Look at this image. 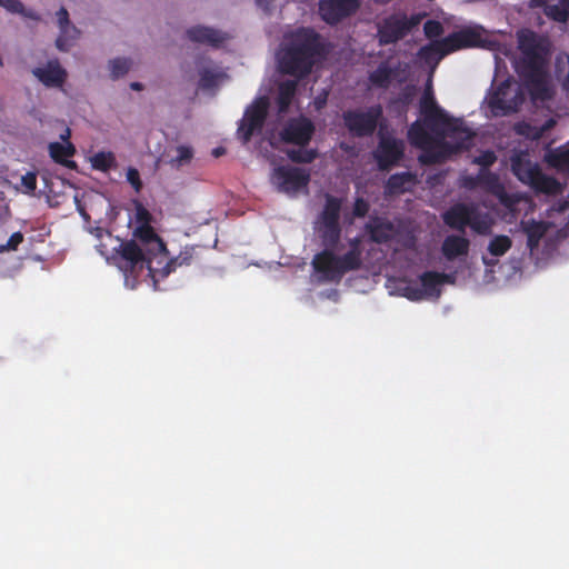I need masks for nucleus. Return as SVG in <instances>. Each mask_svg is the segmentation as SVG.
<instances>
[{"mask_svg":"<svg viewBox=\"0 0 569 569\" xmlns=\"http://www.w3.org/2000/svg\"><path fill=\"white\" fill-rule=\"evenodd\" d=\"M518 47L522 53L520 74L523 78L532 100L549 101L555 91L548 78V49L543 41L531 30L518 33Z\"/></svg>","mask_w":569,"mask_h":569,"instance_id":"1","label":"nucleus"},{"mask_svg":"<svg viewBox=\"0 0 569 569\" xmlns=\"http://www.w3.org/2000/svg\"><path fill=\"white\" fill-rule=\"evenodd\" d=\"M321 51L320 36L315 30L298 29L282 49L279 69L282 73L303 78L311 72L315 60Z\"/></svg>","mask_w":569,"mask_h":569,"instance_id":"2","label":"nucleus"},{"mask_svg":"<svg viewBox=\"0 0 569 569\" xmlns=\"http://www.w3.org/2000/svg\"><path fill=\"white\" fill-rule=\"evenodd\" d=\"M419 111L423 118V127L431 132L443 137L445 134L457 140L456 149H466L470 144L475 133L468 129L460 119L451 118L441 109L431 91L427 89L419 101Z\"/></svg>","mask_w":569,"mask_h":569,"instance_id":"3","label":"nucleus"},{"mask_svg":"<svg viewBox=\"0 0 569 569\" xmlns=\"http://www.w3.org/2000/svg\"><path fill=\"white\" fill-rule=\"evenodd\" d=\"M350 249L342 256L330 250L315 254L312 267L325 282L339 283L347 272L359 270L362 266V249L358 237L349 241Z\"/></svg>","mask_w":569,"mask_h":569,"instance_id":"4","label":"nucleus"},{"mask_svg":"<svg viewBox=\"0 0 569 569\" xmlns=\"http://www.w3.org/2000/svg\"><path fill=\"white\" fill-rule=\"evenodd\" d=\"M511 171L525 184L536 192L556 196L561 193L562 186L553 177L545 174L540 167L532 162L527 152L520 151L510 158Z\"/></svg>","mask_w":569,"mask_h":569,"instance_id":"5","label":"nucleus"},{"mask_svg":"<svg viewBox=\"0 0 569 569\" xmlns=\"http://www.w3.org/2000/svg\"><path fill=\"white\" fill-rule=\"evenodd\" d=\"M482 42L480 30L476 28H463L452 32L440 41L422 47L420 54L426 59H429L431 54H438L441 58L463 48L480 47Z\"/></svg>","mask_w":569,"mask_h":569,"instance_id":"6","label":"nucleus"},{"mask_svg":"<svg viewBox=\"0 0 569 569\" xmlns=\"http://www.w3.org/2000/svg\"><path fill=\"white\" fill-rule=\"evenodd\" d=\"M522 102L523 96L510 78L492 87L487 94L488 108L491 116L496 118L517 112Z\"/></svg>","mask_w":569,"mask_h":569,"instance_id":"7","label":"nucleus"},{"mask_svg":"<svg viewBox=\"0 0 569 569\" xmlns=\"http://www.w3.org/2000/svg\"><path fill=\"white\" fill-rule=\"evenodd\" d=\"M421 14L407 17L406 13H392L377 24V38L380 46H388L403 39L421 21Z\"/></svg>","mask_w":569,"mask_h":569,"instance_id":"8","label":"nucleus"},{"mask_svg":"<svg viewBox=\"0 0 569 569\" xmlns=\"http://www.w3.org/2000/svg\"><path fill=\"white\" fill-rule=\"evenodd\" d=\"M382 116V106L378 103L369 107L366 111L347 110L342 113V119L345 127L352 136L365 138L375 133Z\"/></svg>","mask_w":569,"mask_h":569,"instance_id":"9","label":"nucleus"},{"mask_svg":"<svg viewBox=\"0 0 569 569\" xmlns=\"http://www.w3.org/2000/svg\"><path fill=\"white\" fill-rule=\"evenodd\" d=\"M408 140L411 146L422 150L419 162L425 166L440 163L446 154L441 149L435 147L431 133L423 127L421 120H416L408 129Z\"/></svg>","mask_w":569,"mask_h":569,"instance_id":"10","label":"nucleus"},{"mask_svg":"<svg viewBox=\"0 0 569 569\" xmlns=\"http://www.w3.org/2000/svg\"><path fill=\"white\" fill-rule=\"evenodd\" d=\"M114 259L117 260V266L123 271L126 277H137L144 267L148 268L149 261H153V266H157L156 260L134 240L120 243Z\"/></svg>","mask_w":569,"mask_h":569,"instance_id":"11","label":"nucleus"},{"mask_svg":"<svg viewBox=\"0 0 569 569\" xmlns=\"http://www.w3.org/2000/svg\"><path fill=\"white\" fill-rule=\"evenodd\" d=\"M269 109V101L266 97L256 99L243 114L238 127V136L243 143H248L254 132H260L264 126Z\"/></svg>","mask_w":569,"mask_h":569,"instance_id":"12","label":"nucleus"},{"mask_svg":"<svg viewBox=\"0 0 569 569\" xmlns=\"http://www.w3.org/2000/svg\"><path fill=\"white\" fill-rule=\"evenodd\" d=\"M271 179L279 192L296 194L308 187L310 173L303 168L280 166L273 170Z\"/></svg>","mask_w":569,"mask_h":569,"instance_id":"13","label":"nucleus"},{"mask_svg":"<svg viewBox=\"0 0 569 569\" xmlns=\"http://www.w3.org/2000/svg\"><path fill=\"white\" fill-rule=\"evenodd\" d=\"M373 158L381 171H388L397 166L405 156V143L392 136L380 133Z\"/></svg>","mask_w":569,"mask_h":569,"instance_id":"14","label":"nucleus"},{"mask_svg":"<svg viewBox=\"0 0 569 569\" xmlns=\"http://www.w3.org/2000/svg\"><path fill=\"white\" fill-rule=\"evenodd\" d=\"M316 128L313 122L307 117L289 119L279 132L280 140L284 143L306 147L311 141Z\"/></svg>","mask_w":569,"mask_h":569,"instance_id":"15","label":"nucleus"},{"mask_svg":"<svg viewBox=\"0 0 569 569\" xmlns=\"http://www.w3.org/2000/svg\"><path fill=\"white\" fill-rule=\"evenodd\" d=\"M193 251L194 248H186L178 257L170 260L167 258V252H164L158 260L157 266H153V261H149L148 271L153 280L154 288L158 289V282L173 272L177 266H189L193 259Z\"/></svg>","mask_w":569,"mask_h":569,"instance_id":"16","label":"nucleus"},{"mask_svg":"<svg viewBox=\"0 0 569 569\" xmlns=\"http://www.w3.org/2000/svg\"><path fill=\"white\" fill-rule=\"evenodd\" d=\"M359 6V0H321L319 13L327 23L337 24L353 14Z\"/></svg>","mask_w":569,"mask_h":569,"instance_id":"17","label":"nucleus"},{"mask_svg":"<svg viewBox=\"0 0 569 569\" xmlns=\"http://www.w3.org/2000/svg\"><path fill=\"white\" fill-rule=\"evenodd\" d=\"M32 74L47 88H61L68 77L58 59H51L44 67L34 68Z\"/></svg>","mask_w":569,"mask_h":569,"instance_id":"18","label":"nucleus"},{"mask_svg":"<svg viewBox=\"0 0 569 569\" xmlns=\"http://www.w3.org/2000/svg\"><path fill=\"white\" fill-rule=\"evenodd\" d=\"M133 234L144 247L143 250L149 253L156 262H158L162 253L167 252L164 242L156 233L150 223L138 226Z\"/></svg>","mask_w":569,"mask_h":569,"instance_id":"19","label":"nucleus"},{"mask_svg":"<svg viewBox=\"0 0 569 569\" xmlns=\"http://www.w3.org/2000/svg\"><path fill=\"white\" fill-rule=\"evenodd\" d=\"M475 204L456 203L446 210L442 214V220L450 229L465 232L466 227L470 223L471 214L473 213Z\"/></svg>","mask_w":569,"mask_h":569,"instance_id":"20","label":"nucleus"},{"mask_svg":"<svg viewBox=\"0 0 569 569\" xmlns=\"http://www.w3.org/2000/svg\"><path fill=\"white\" fill-rule=\"evenodd\" d=\"M530 7L542 8L550 20L559 23L569 19V0H530Z\"/></svg>","mask_w":569,"mask_h":569,"instance_id":"21","label":"nucleus"},{"mask_svg":"<svg viewBox=\"0 0 569 569\" xmlns=\"http://www.w3.org/2000/svg\"><path fill=\"white\" fill-rule=\"evenodd\" d=\"M365 228L370 240L378 244L388 243L395 237V226L383 218L376 217L370 219Z\"/></svg>","mask_w":569,"mask_h":569,"instance_id":"22","label":"nucleus"},{"mask_svg":"<svg viewBox=\"0 0 569 569\" xmlns=\"http://www.w3.org/2000/svg\"><path fill=\"white\" fill-rule=\"evenodd\" d=\"M187 37L192 42L207 44L214 48L220 47L227 39L226 34L221 31L203 26H196L188 29Z\"/></svg>","mask_w":569,"mask_h":569,"instance_id":"23","label":"nucleus"},{"mask_svg":"<svg viewBox=\"0 0 569 569\" xmlns=\"http://www.w3.org/2000/svg\"><path fill=\"white\" fill-rule=\"evenodd\" d=\"M470 241L468 238L458 234H449L441 244L443 257L452 261L458 257L467 256L469 252Z\"/></svg>","mask_w":569,"mask_h":569,"instance_id":"24","label":"nucleus"},{"mask_svg":"<svg viewBox=\"0 0 569 569\" xmlns=\"http://www.w3.org/2000/svg\"><path fill=\"white\" fill-rule=\"evenodd\" d=\"M70 137V130L67 129L66 134H62L61 138L67 141L66 144L60 142H51L49 144V153L50 157L54 160V162L62 164L67 168H74L76 162L72 160H68V158L72 157L76 152L74 146L68 141Z\"/></svg>","mask_w":569,"mask_h":569,"instance_id":"25","label":"nucleus"},{"mask_svg":"<svg viewBox=\"0 0 569 569\" xmlns=\"http://www.w3.org/2000/svg\"><path fill=\"white\" fill-rule=\"evenodd\" d=\"M417 96V88L413 84H407L401 89L399 94L388 102V109L397 117H406L410 104Z\"/></svg>","mask_w":569,"mask_h":569,"instance_id":"26","label":"nucleus"},{"mask_svg":"<svg viewBox=\"0 0 569 569\" xmlns=\"http://www.w3.org/2000/svg\"><path fill=\"white\" fill-rule=\"evenodd\" d=\"M451 276L437 272V271H425L419 276L421 283V290H423L425 297H439L440 286L446 282H450Z\"/></svg>","mask_w":569,"mask_h":569,"instance_id":"27","label":"nucleus"},{"mask_svg":"<svg viewBox=\"0 0 569 569\" xmlns=\"http://www.w3.org/2000/svg\"><path fill=\"white\" fill-rule=\"evenodd\" d=\"M520 226L527 234V246L531 251L539 247L549 228L547 222L536 221L535 219L521 220Z\"/></svg>","mask_w":569,"mask_h":569,"instance_id":"28","label":"nucleus"},{"mask_svg":"<svg viewBox=\"0 0 569 569\" xmlns=\"http://www.w3.org/2000/svg\"><path fill=\"white\" fill-rule=\"evenodd\" d=\"M326 202L322 211L319 214L318 221L320 224H340V212L342 200L330 193L325 196Z\"/></svg>","mask_w":569,"mask_h":569,"instance_id":"29","label":"nucleus"},{"mask_svg":"<svg viewBox=\"0 0 569 569\" xmlns=\"http://www.w3.org/2000/svg\"><path fill=\"white\" fill-rule=\"evenodd\" d=\"M416 176L409 171L391 174L386 183V190L390 194L403 193L413 184Z\"/></svg>","mask_w":569,"mask_h":569,"instance_id":"30","label":"nucleus"},{"mask_svg":"<svg viewBox=\"0 0 569 569\" xmlns=\"http://www.w3.org/2000/svg\"><path fill=\"white\" fill-rule=\"evenodd\" d=\"M297 84L298 83L296 80H286L279 84L278 94L276 98L279 113H284L288 111L296 94Z\"/></svg>","mask_w":569,"mask_h":569,"instance_id":"31","label":"nucleus"},{"mask_svg":"<svg viewBox=\"0 0 569 569\" xmlns=\"http://www.w3.org/2000/svg\"><path fill=\"white\" fill-rule=\"evenodd\" d=\"M319 237L325 247L323 250L335 252L341 238L340 224H321L319 228Z\"/></svg>","mask_w":569,"mask_h":569,"instance_id":"32","label":"nucleus"},{"mask_svg":"<svg viewBox=\"0 0 569 569\" xmlns=\"http://www.w3.org/2000/svg\"><path fill=\"white\" fill-rule=\"evenodd\" d=\"M545 160L551 168L569 173V148L549 150L545 156Z\"/></svg>","mask_w":569,"mask_h":569,"instance_id":"33","label":"nucleus"},{"mask_svg":"<svg viewBox=\"0 0 569 569\" xmlns=\"http://www.w3.org/2000/svg\"><path fill=\"white\" fill-rule=\"evenodd\" d=\"M60 32L56 40V47L60 51H68L80 37V30L72 23L59 28Z\"/></svg>","mask_w":569,"mask_h":569,"instance_id":"34","label":"nucleus"},{"mask_svg":"<svg viewBox=\"0 0 569 569\" xmlns=\"http://www.w3.org/2000/svg\"><path fill=\"white\" fill-rule=\"evenodd\" d=\"M557 124L556 119L549 118L541 126H531L528 123L518 124L517 132L525 134L531 140H539L543 134Z\"/></svg>","mask_w":569,"mask_h":569,"instance_id":"35","label":"nucleus"},{"mask_svg":"<svg viewBox=\"0 0 569 569\" xmlns=\"http://www.w3.org/2000/svg\"><path fill=\"white\" fill-rule=\"evenodd\" d=\"M393 77V70L386 62H381L372 72L369 74V81L377 88L387 89L389 88Z\"/></svg>","mask_w":569,"mask_h":569,"instance_id":"36","label":"nucleus"},{"mask_svg":"<svg viewBox=\"0 0 569 569\" xmlns=\"http://www.w3.org/2000/svg\"><path fill=\"white\" fill-rule=\"evenodd\" d=\"M90 163L92 169L108 172L117 167L116 156L111 151H99L90 157Z\"/></svg>","mask_w":569,"mask_h":569,"instance_id":"37","label":"nucleus"},{"mask_svg":"<svg viewBox=\"0 0 569 569\" xmlns=\"http://www.w3.org/2000/svg\"><path fill=\"white\" fill-rule=\"evenodd\" d=\"M286 154L292 162L302 164L313 162L319 156L317 149H308L306 147L288 149L286 150Z\"/></svg>","mask_w":569,"mask_h":569,"instance_id":"38","label":"nucleus"},{"mask_svg":"<svg viewBox=\"0 0 569 569\" xmlns=\"http://www.w3.org/2000/svg\"><path fill=\"white\" fill-rule=\"evenodd\" d=\"M468 226L479 234H488L491 230L492 221L487 213H481L476 206H473V213L470 218Z\"/></svg>","mask_w":569,"mask_h":569,"instance_id":"39","label":"nucleus"},{"mask_svg":"<svg viewBox=\"0 0 569 569\" xmlns=\"http://www.w3.org/2000/svg\"><path fill=\"white\" fill-rule=\"evenodd\" d=\"M0 7L13 14H20L31 20H40V16L30 9H27L20 0H0Z\"/></svg>","mask_w":569,"mask_h":569,"instance_id":"40","label":"nucleus"},{"mask_svg":"<svg viewBox=\"0 0 569 569\" xmlns=\"http://www.w3.org/2000/svg\"><path fill=\"white\" fill-rule=\"evenodd\" d=\"M556 78L561 88L569 94V56L558 57L556 61Z\"/></svg>","mask_w":569,"mask_h":569,"instance_id":"41","label":"nucleus"},{"mask_svg":"<svg viewBox=\"0 0 569 569\" xmlns=\"http://www.w3.org/2000/svg\"><path fill=\"white\" fill-rule=\"evenodd\" d=\"M512 241L508 236L493 237L488 246V251L495 257L503 256L510 248Z\"/></svg>","mask_w":569,"mask_h":569,"instance_id":"42","label":"nucleus"},{"mask_svg":"<svg viewBox=\"0 0 569 569\" xmlns=\"http://www.w3.org/2000/svg\"><path fill=\"white\" fill-rule=\"evenodd\" d=\"M130 68L131 60L127 58H114L109 61L110 77L113 80H117L127 74Z\"/></svg>","mask_w":569,"mask_h":569,"instance_id":"43","label":"nucleus"},{"mask_svg":"<svg viewBox=\"0 0 569 569\" xmlns=\"http://www.w3.org/2000/svg\"><path fill=\"white\" fill-rule=\"evenodd\" d=\"M497 180H498L497 174L490 172L489 170L481 169L476 178L475 177L467 178L465 184L469 188H475L478 184L491 186V184H495L497 182Z\"/></svg>","mask_w":569,"mask_h":569,"instance_id":"44","label":"nucleus"},{"mask_svg":"<svg viewBox=\"0 0 569 569\" xmlns=\"http://www.w3.org/2000/svg\"><path fill=\"white\" fill-rule=\"evenodd\" d=\"M193 158V150L189 146L177 147V156L171 159L170 163L172 167L180 168L189 163Z\"/></svg>","mask_w":569,"mask_h":569,"instance_id":"45","label":"nucleus"},{"mask_svg":"<svg viewBox=\"0 0 569 569\" xmlns=\"http://www.w3.org/2000/svg\"><path fill=\"white\" fill-rule=\"evenodd\" d=\"M199 87L208 90L212 89L218 83V74L210 69H202L200 72Z\"/></svg>","mask_w":569,"mask_h":569,"instance_id":"46","label":"nucleus"},{"mask_svg":"<svg viewBox=\"0 0 569 569\" xmlns=\"http://www.w3.org/2000/svg\"><path fill=\"white\" fill-rule=\"evenodd\" d=\"M423 32L429 39L437 38L443 33V27L438 20H428L423 24Z\"/></svg>","mask_w":569,"mask_h":569,"instance_id":"47","label":"nucleus"},{"mask_svg":"<svg viewBox=\"0 0 569 569\" xmlns=\"http://www.w3.org/2000/svg\"><path fill=\"white\" fill-rule=\"evenodd\" d=\"M497 160V156L492 150L482 151L473 160L475 163L481 166V169L487 170L488 167L492 166Z\"/></svg>","mask_w":569,"mask_h":569,"instance_id":"48","label":"nucleus"},{"mask_svg":"<svg viewBox=\"0 0 569 569\" xmlns=\"http://www.w3.org/2000/svg\"><path fill=\"white\" fill-rule=\"evenodd\" d=\"M127 181L131 184L136 192H140L143 183L140 179V173L138 169L133 167H129L127 170Z\"/></svg>","mask_w":569,"mask_h":569,"instance_id":"49","label":"nucleus"},{"mask_svg":"<svg viewBox=\"0 0 569 569\" xmlns=\"http://www.w3.org/2000/svg\"><path fill=\"white\" fill-rule=\"evenodd\" d=\"M21 184L24 188V192L31 194L37 189V174L36 172L29 171L21 177Z\"/></svg>","mask_w":569,"mask_h":569,"instance_id":"50","label":"nucleus"},{"mask_svg":"<svg viewBox=\"0 0 569 569\" xmlns=\"http://www.w3.org/2000/svg\"><path fill=\"white\" fill-rule=\"evenodd\" d=\"M402 296L408 298L411 301H419V300H422L425 298L423 290H421V288L415 287V286H410V284H407L402 289Z\"/></svg>","mask_w":569,"mask_h":569,"instance_id":"51","label":"nucleus"},{"mask_svg":"<svg viewBox=\"0 0 569 569\" xmlns=\"http://www.w3.org/2000/svg\"><path fill=\"white\" fill-rule=\"evenodd\" d=\"M370 204L363 198H357L353 204V216L356 218H363L368 214Z\"/></svg>","mask_w":569,"mask_h":569,"instance_id":"52","label":"nucleus"},{"mask_svg":"<svg viewBox=\"0 0 569 569\" xmlns=\"http://www.w3.org/2000/svg\"><path fill=\"white\" fill-rule=\"evenodd\" d=\"M23 241V234L20 231L13 232L8 239L7 243L0 248V251L17 250Z\"/></svg>","mask_w":569,"mask_h":569,"instance_id":"53","label":"nucleus"},{"mask_svg":"<svg viewBox=\"0 0 569 569\" xmlns=\"http://www.w3.org/2000/svg\"><path fill=\"white\" fill-rule=\"evenodd\" d=\"M136 219L139 226H146L147 223H150L151 214L142 204H138Z\"/></svg>","mask_w":569,"mask_h":569,"instance_id":"54","label":"nucleus"},{"mask_svg":"<svg viewBox=\"0 0 569 569\" xmlns=\"http://www.w3.org/2000/svg\"><path fill=\"white\" fill-rule=\"evenodd\" d=\"M550 210L556 213H565L567 210H569V200L560 199L559 201L552 204Z\"/></svg>","mask_w":569,"mask_h":569,"instance_id":"55","label":"nucleus"},{"mask_svg":"<svg viewBox=\"0 0 569 569\" xmlns=\"http://www.w3.org/2000/svg\"><path fill=\"white\" fill-rule=\"evenodd\" d=\"M57 20L59 28L62 26H66L68 23H71L69 20V12L64 7H61L57 12Z\"/></svg>","mask_w":569,"mask_h":569,"instance_id":"56","label":"nucleus"},{"mask_svg":"<svg viewBox=\"0 0 569 569\" xmlns=\"http://www.w3.org/2000/svg\"><path fill=\"white\" fill-rule=\"evenodd\" d=\"M272 2L273 0H256L257 6L261 8L266 13H270Z\"/></svg>","mask_w":569,"mask_h":569,"instance_id":"57","label":"nucleus"},{"mask_svg":"<svg viewBox=\"0 0 569 569\" xmlns=\"http://www.w3.org/2000/svg\"><path fill=\"white\" fill-rule=\"evenodd\" d=\"M130 88L134 91H141L143 89V84L141 82H131Z\"/></svg>","mask_w":569,"mask_h":569,"instance_id":"58","label":"nucleus"},{"mask_svg":"<svg viewBox=\"0 0 569 569\" xmlns=\"http://www.w3.org/2000/svg\"><path fill=\"white\" fill-rule=\"evenodd\" d=\"M223 153H224V149L222 147H218V148L213 149V151H212V154L214 157H220Z\"/></svg>","mask_w":569,"mask_h":569,"instance_id":"59","label":"nucleus"},{"mask_svg":"<svg viewBox=\"0 0 569 569\" xmlns=\"http://www.w3.org/2000/svg\"><path fill=\"white\" fill-rule=\"evenodd\" d=\"M438 144L439 147H441V149L447 147V143H445L442 140L439 141Z\"/></svg>","mask_w":569,"mask_h":569,"instance_id":"60","label":"nucleus"}]
</instances>
